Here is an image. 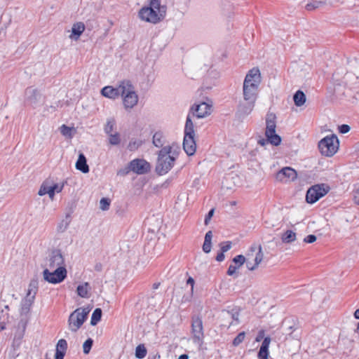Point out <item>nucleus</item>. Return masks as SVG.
Masks as SVG:
<instances>
[{"mask_svg":"<svg viewBox=\"0 0 359 359\" xmlns=\"http://www.w3.org/2000/svg\"><path fill=\"white\" fill-rule=\"evenodd\" d=\"M166 7L161 6L159 0H149V6L139 11V17L145 22L156 24L165 16Z\"/></svg>","mask_w":359,"mask_h":359,"instance_id":"f257e3e1","label":"nucleus"},{"mask_svg":"<svg viewBox=\"0 0 359 359\" xmlns=\"http://www.w3.org/2000/svg\"><path fill=\"white\" fill-rule=\"evenodd\" d=\"M171 147L166 146L158 153L156 172L160 175L166 174L175 164V158L171 155Z\"/></svg>","mask_w":359,"mask_h":359,"instance_id":"f03ea898","label":"nucleus"},{"mask_svg":"<svg viewBox=\"0 0 359 359\" xmlns=\"http://www.w3.org/2000/svg\"><path fill=\"white\" fill-rule=\"evenodd\" d=\"M194 123L191 121L190 114H189L185 123L183 141L184 150L189 156H192L196 152V144L194 140Z\"/></svg>","mask_w":359,"mask_h":359,"instance_id":"7ed1b4c3","label":"nucleus"},{"mask_svg":"<svg viewBox=\"0 0 359 359\" xmlns=\"http://www.w3.org/2000/svg\"><path fill=\"white\" fill-rule=\"evenodd\" d=\"M121 96L123 98V103L126 109L133 108L138 102V95L135 92V87L129 81H123Z\"/></svg>","mask_w":359,"mask_h":359,"instance_id":"20e7f679","label":"nucleus"},{"mask_svg":"<svg viewBox=\"0 0 359 359\" xmlns=\"http://www.w3.org/2000/svg\"><path fill=\"white\" fill-rule=\"evenodd\" d=\"M90 310L86 308H78L74 311L68 319L69 329L74 332H77L87 319Z\"/></svg>","mask_w":359,"mask_h":359,"instance_id":"39448f33","label":"nucleus"},{"mask_svg":"<svg viewBox=\"0 0 359 359\" xmlns=\"http://www.w3.org/2000/svg\"><path fill=\"white\" fill-rule=\"evenodd\" d=\"M276 116L273 114H268L266 118V131L265 135L269 142L278 146L280 144L281 138L276 133Z\"/></svg>","mask_w":359,"mask_h":359,"instance_id":"423d86ee","label":"nucleus"},{"mask_svg":"<svg viewBox=\"0 0 359 359\" xmlns=\"http://www.w3.org/2000/svg\"><path fill=\"white\" fill-rule=\"evenodd\" d=\"M319 149L325 156H332L339 148V140L335 135L327 136L319 142Z\"/></svg>","mask_w":359,"mask_h":359,"instance_id":"0eeeda50","label":"nucleus"},{"mask_svg":"<svg viewBox=\"0 0 359 359\" xmlns=\"http://www.w3.org/2000/svg\"><path fill=\"white\" fill-rule=\"evenodd\" d=\"M67 269L65 267H60L55 269H46L43 271V279L53 284L60 283L67 277Z\"/></svg>","mask_w":359,"mask_h":359,"instance_id":"6e6552de","label":"nucleus"},{"mask_svg":"<svg viewBox=\"0 0 359 359\" xmlns=\"http://www.w3.org/2000/svg\"><path fill=\"white\" fill-rule=\"evenodd\" d=\"M330 190L325 184H316L309 188L306 192V200L309 203H314L324 196Z\"/></svg>","mask_w":359,"mask_h":359,"instance_id":"1a4fd4ad","label":"nucleus"},{"mask_svg":"<svg viewBox=\"0 0 359 359\" xmlns=\"http://www.w3.org/2000/svg\"><path fill=\"white\" fill-rule=\"evenodd\" d=\"M128 168L137 175H144L150 171L151 165L144 159L135 158L130 162Z\"/></svg>","mask_w":359,"mask_h":359,"instance_id":"9d476101","label":"nucleus"},{"mask_svg":"<svg viewBox=\"0 0 359 359\" xmlns=\"http://www.w3.org/2000/svg\"><path fill=\"white\" fill-rule=\"evenodd\" d=\"M191 333L194 342H202L204 337L203 322L201 318L198 316L192 318Z\"/></svg>","mask_w":359,"mask_h":359,"instance_id":"9b49d317","label":"nucleus"},{"mask_svg":"<svg viewBox=\"0 0 359 359\" xmlns=\"http://www.w3.org/2000/svg\"><path fill=\"white\" fill-rule=\"evenodd\" d=\"M212 104L201 102L198 104H194L191 108V112L194 116L198 118H205L212 113Z\"/></svg>","mask_w":359,"mask_h":359,"instance_id":"f8f14e48","label":"nucleus"},{"mask_svg":"<svg viewBox=\"0 0 359 359\" xmlns=\"http://www.w3.org/2000/svg\"><path fill=\"white\" fill-rule=\"evenodd\" d=\"M47 265L50 269L65 267V259L60 250H54L52 251Z\"/></svg>","mask_w":359,"mask_h":359,"instance_id":"ddd939ff","label":"nucleus"},{"mask_svg":"<svg viewBox=\"0 0 359 359\" xmlns=\"http://www.w3.org/2000/svg\"><path fill=\"white\" fill-rule=\"evenodd\" d=\"M276 177L277 180L287 183L295 180L297 177V173L293 168L285 167L276 174Z\"/></svg>","mask_w":359,"mask_h":359,"instance_id":"4468645a","label":"nucleus"},{"mask_svg":"<svg viewBox=\"0 0 359 359\" xmlns=\"http://www.w3.org/2000/svg\"><path fill=\"white\" fill-rule=\"evenodd\" d=\"M255 100L243 98L238 104V114L240 117L249 115L254 109Z\"/></svg>","mask_w":359,"mask_h":359,"instance_id":"2eb2a0df","label":"nucleus"},{"mask_svg":"<svg viewBox=\"0 0 359 359\" xmlns=\"http://www.w3.org/2000/svg\"><path fill=\"white\" fill-rule=\"evenodd\" d=\"M261 81V74L259 69L253 68L250 69L245 76L243 84H253L255 86V87L259 88Z\"/></svg>","mask_w":359,"mask_h":359,"instance_id":"dca6fc26","label":"nucleus"},{"mask_svg":"<svg viewBox=\"0 0 359 359\" xmlns=\"http://www.w3.org/2000/svg\"><path fill=\"white\" fill-rule=\"evenodd\" d=\"M123 88V81L120 83L117 88H113L111 86H105L102 89V95L106 97L111 99H116L121 95V91Z\"/></svg>","mask_w":359,"mask_h":359,"instance_id":"f3484780","label":"nucleus"},{"mask_svg":"<svg viewBox=\"0 0 359 359\" xmlns=\"http://www.w3.org/2000/svg\"><path fill=\"white\" fill-rule=\"evenodd\" d=\"M255 86L252 84L250 85H245L243 86V98H247V100H257L258 95V88L255 87Z\"/></svg>","mask_w":359,"mask_h":359,"instance_id":"a211bd4d","label":"nucleus"},{"mask_svg":"<svg viewBox=\"0 0 359 359\" xmlns=\"http://www.w3.org/2000/svg\"><path fill=\"white\" fill-rule=\"evenodd\" d=\"M233 262L235 265L231 264L226 272L227 275L230 276H233L236 273L237 269L245 262V257L242 255H237L233 259Z\"/></svg>","mask_w":359,"mask_h":359,"instance_id":"6ab92c4d","label":"nucleus"},{"mask_svg":"<svg viewBox=\"0 0 359 359\" xmlns=\"http://www.w3.org/2000/svg\"><path fill=\"white\" fill-rule=\"evenodd\" d=\"M25 96L27 100L31 104H35L39 100L41 97V94L37 89L34 88L32 87H29L25 90Z\"/></svg>","mask_w":359,"mask_h":359,"instance_id":"aec40b11","label":"nucleus"},{"mask_svg":"<svg viewBox=\"0 0 359 359\" xmlns=\"http://www.w3.org/2000/svg\"><path fill=\"white\" fill-rule=\"evenodd\" d=\"M270 343L271 338L269 337H266L264 339L257 354L258 359H268L269 355V347Z\"/></svg>","mask_w":359,"mask_h":359,"instance_id":"412c9836","label":"nucleus"},{"mask_svg":"<svg viewBox=\"0 0 359 359\" xmlns=\"http://www.w3.org/2000/svg\"><path fill=\"white\" fill-rule=\"evenodd\" d=\"M67 349V343L65 339H61L57 341L55 354V359H63Z\"/></svg>","mask_w":359,"mask_h":359,"instance_id":"4be33fe9","label":"nucleus"},{"mask_svg":"<svg viewBox=\"0 0 359 359\" xmlns=\"http://www.w3.org/2000/svg\"><path fill=\"white\" fill-rule=\"evenodd\" d=\"M34 299L25 297L24 299H22L21 302V306H20V314L27 316L29 311L30 309L34 302Z\"/></svg>","mask_w":359,"mask_h":359,"instance_id":"5701e85b","label":"nucleus"},{"mask_svg":"<svg viewBox=\"0 0 359 359\" xmlns=\"http://www.w3.org/2000/svg\"><path fill=\"white\" fill-rule=\"evenodd\" d=\"M39 282L36 279H32L30 280L26 296L27 297L32 298L35 299L36 295L38 292Z\"/></svg>","mask_w":359,"mask_h":359,"instance_id":"b1692460","label":"nucleus"},{"mask_svg":"<svg viewBox=\"0 0 359 359\" xmlns=\"http://www.w3.org/2000/svg\"><path fill=\"white\" fill-rule=\"evenodd\" d=\"M85 30V25L83 22H76L73 25L72 28V34L70 35L71 39H74L75 40H77L79 37L81 35V34Z\"/></svg>","mask_w":359,"mask_h":359,"instance_id":"393cba45","label":"nucleus"},{"mask_svg":"<svg viewBox=\"0 0 359 359\" xmlns=\"http://www.w3.org/2000/svg\"><path fill=\"white\" fill-rule=\"evenodd\" d=\"M91 290V287L90 284L87 282L83 283L79 285L77 287L76 292L79 297L82 298H89L90 297V291Z\"/></svg>","mask_w":359,"mask_h":359,"instance_id":"a878e982","label":"nucleus"},{"mask_svg":"<svg viewBox=\"0 0 359 359\" xmlns=\"http://www.w3.org/2000/svg\"><path fill=\"white\" fill-rule=\"evenodd\" d=\"M76 168L77 170H81L83 173L89 172V167L86 163V158L85 156L81 153L79 156V158L76 163Z\"/></svg>","mask_w":359,"mask_h":359,"instance_id":"bb28decb","label":"nucleus"},{"mask_svg":"<svg viewBox=\"0 0 359 359\" xmlns=\"http://www.w3.org/2000/svg\"><path fill=\"white\" fill-rule=\"evenodd\" d=\"M257 250V252H256L255 257L254 258V262L257 264V266H259V264L262 262L264 258V253L262 252V248L261 245H259L258 246H256L255 245L251 246L250 251L252 252H255Z\"/></svg>","mask_w":359,"mask_h":359,"instance_id":"cd10ccee","label":"nucleus"},{"mask_svg":"<svg viewBox=\"0 0 359 359\" xmlns=\"http://www.w3.org/2000/svg\"><path fill=\"white\" fill-rule=\"evenodd\" d=\"M72 219L70 214H67L64 219H62L57 225V231L59 233L65 232L69 224L71 223Z\"/></svg>","mask_w":359,"mask_h":359,"instance_id":"c85d7f7f","label":"nucleus"},{"mask_svg":"<svg viewBox=\"0 0 359 359\" xmlns=\"http://www.w3.org/2000/svg\"><path fill=\"white\" fill-rule=\"evenodd\" d=\"M297 239V234L295 232H294L292 230H287L281 235V241L284 243H291L296 241Z\"/></svg>","mask_w":359,"mask_h":359,"instance_id":"c756f323","label":"nucleus"},{"mask_svg":"<svg viewBox=\"0 0 359 359\" xmlns=\"http://www.w3.org/2000/svg\"><path fill=\"white\" fill-rule=\"evenodd\" d=\"M212 238V232L211 231H208L205 233V238H204V243L203 245V250L205 253H208L211 250Z\"/></svg>","mask_w":359,"mask_h":359,"instance_id":"7c9ffc66","label":"nucleus"},{"mask_svg":"<svg viewBox=\"0 0 359 359\" xmlns=\"http://www.w3.org/2000/svg\"><path fill=\"white\" fill-rule=\"evenodd\" d=\"M293 99L294 104L298 107L302 106L306 102V96L304 93L301 90L296 92V93L294 95Z\"/></svg>","mask_w":359,"mask_h":359,"instance_id":"2f4dec72","label":"nucleus"},{"mask_svg":"<svg viewBox=\"0 0 359 359\" xmlns=\"http://www.w3.org/2000/svg\"><path fill=\"white\" fill-rule=\"evenodd\" d=\"M51 188V182L50 180H45L41 185L39 190L38 191V194L39 196H43L49 192V190Z\"/></svg>","mask_w":359,"mask_h":359,"instance_id":"473e14b6","label":"nucleus"},{"mask_svg":"<svg viewBox=\"0 0 359 359\" xmlns=\"http://www.w3.org/2000/svg\"><path fill=\"white\" fill-rule=\"evenodd\" d=\"M102 310L100 308L96 309L91 316L90 324L92 325H96L97 323L101 320Z\"/></svg>","mask_w":359,"mask_h":359,"instance_id":"72a5a7b5","label":"nucleus"},{"mask_svg":"<svg viewBox=\"0 0 359 359\" xmlns=\"http://www.w3.org/2000/svg\"><path fill=\"white\" fill-rule=\"evenodd\" d=\"M147 353V350L144 344H139L135 348V356L137 358H144Z\"/></svg>","mask_w":359,"mask_h":359,"instance_id":"f704fd0d","label":"nucleus"},{"mask_svg":"<svg viewBox=\"0 0 359 359\" xmlns=\"http://www.w3.org/2000/svg\"><path fill=\"white\" fill-rule=\"evenodd\" d=\"M153 144L156 147H161L163 145V136L161 133H156L153 136Z\"/></svg>","mask_w":359,"mask_h":359,"instance_id":"c9c22d12","label":"nucleus"},{"mask_svg":"<svg viewBox=\"0 0 359 359\" xmlns=\"http://www.w3.org/2000/svg\"><path fill=\"white\" fill-rule=\"evenodd\" d=\"M73 130H74V128H69V127L67 126L66 125H62L60 128V133L64 136L69 137V138H72L73 136V133H72Z\"/></svg>","mask_w":359,"mask_h":359,"instance_id":"e433bc0d","label":"nucleus"},{"mask_svg":"<svg viewBox=\"0 0 359 359\" xmlns=\"http://www.w3.org/2000/svg\"><path fill=\"white\" fill-rule=\"evenodd\" d=\"M120 142V136L118 133L109 135V142L111 145H118Z\"/></svg>","mask_w":359,"mask_h":359,"instance_id":"4c0bfd02","label":"nucleus"},{"mask_svg":"<svg viewBox=\"0 0 359 359\" xmlns=\"http://www.w3.org/2000/svg\"><path fill=\"white\" fill-rule=\"evenodd\" d=\"M251 256H252V255L248 253L247 258H245L246 266L250 271H255L258 266L255 262L252 263L251 261Z\"/></svg>","mask_w":359,"mask_h":359,"instance_id":"58836bf2","label":"nucleus"},{"mask_svg":"<svg viewBox=\"0 0 359 359\" xmlns=\"http://www.w3.org/2000/svg\"><path fill=\"white\" fill-rule=\"evenodd\" d=\"M245 337V332H240L236 336V337L233 339V345L234 346H238L240 344H241L244 341Z\"/></svg>","mask_w":359,"mask_h":359,"instance_id":"ea45409f","label":"nucleus"},{"mask_svg":"<svg viewBox=\"0 0 359 359\" xmlns=\"http://www.w3.org/2000/svg\"><path fill=\"white\" fill-rule=\"evenodd\" d=\"M93 341L92 339L89 338L83 344V351L85 354L89 353L92 346H93Z\"/></svg>","mask_w":359,"mask_h":359,"instance_id":"a19ab883","label":"nucleus"},{"mask_svg":"<svg viewBox=\"0 0 359 359\" xmlns=\"http://www.w3.org/2000/svg\"><path fill=\"white\" fill-rule=\"evenodd\" d=\"M323 4L324 3L323 1H317L310 2L306 4V9L307 11H313V10L318 8L320 6L323 5Z\"/></svg>","mask_w":359,"mask_h":359,"instance_id":"79ce46f5","label":"nucleus"},{"mask_svg":"<svg viewBox=\"0 0 359 359\" xmlns=\"http://www.w3.org/2000/svg\"><path fill=\"white\" fill-rule=\"evenodd\" d=\"M110 200L107 198H102L100 201V208L102 210H107L109 208Z\"/></svg>","mask_w":359,"mask_h":359,"instance_id":"37998d69","label":"nucleus"},{"mask_svg":"<svg viewBox=\"0 0 359 359\" xmlns=\"http://www.w3.org/2000/svg\"><path fill=\"white\" fill-rule=\"evenodd\" d=\"M66 183L67 182H62V183L60 184L51 183V188L55 193H60L62 191Z\"/></svg>","mask_w":359,"mask_h":359,"instance_id":"c03bdc74","label":"nucleus"},{"mask_svg":"<svg viewBox=\"0 0 359 359\" xmlns=\"http://www.w3.org/2000/svg\"><path fill=\"white\" fill-rule=\"evenodd\" d=\"M115 125V122L114 120H109L107 121L105 127H104V131L107 134L109 135L111 134V132L114 129V126Z\"/></svg>","mask_w":359,"mask_h":359,"instance_id":"a18cd8bd","label":"nucleus"},{"mask_svg":"<svg viewBox=\"0 0 359 359\" xmlns=\"http://www.w3.org/2000/svg\"><path fill=\"white\" fill-rule=\"evenodd\" d=\"M221 251L223 252H227L231 248V242L226 241V242H222L219 244Z\"/></svg>","mask_w":359,"mask_h":359,"instance_id":"49530a36","label":"nucleus"},{"mask_svg":"<svg viewBox=\"0 0 359 359\" xmlns=\"http://www.w3.org/2000/svg\"><path fill=\"white\" fill-rule=\"evenodd\" d=\"M22 337H23L22 333H20L18 336H16V335L15 336V337L13 339V346L14 347L18 348L20 346Z\"/></svg>","mask_w":359,"mask_h":359,"instance_id":"de8ad7c7","label":"nucleus"},{"mask_svg":"<svg viewBox=\"0 0 359 359\" xmlns=\"http://www.w3.org/2000/svg\"><path fill=\"white\" fill-rule=\"evenodd\" d=\"M214 212H215L214 209H211L209 211V212L208 213V215L205 216V221H204L205 225H208L209 224L210 219H212V217L214 215Z\"/></svg>","mask_w":359,"mask_h":359,"instance_id":"09e8293b","label":"nucleus"},{"mask_svg":"<svg viewBox=\"0 0 359 359\" xmlns=\"http://www.w3.org/2000/svg\"><path fill=\"white\" fill-rule=\"evenodd\" d=\"M316 241V236L314 235H309L304 238V241L307 243H312Z\"/></svg>","mask_w":359,"mask_h":359,"instance_id":"8fccbe9b","label":"nucleus"},{"mask_svg":"<svg viewBox=\"0 0 359 359\" xmlns=\"http://www.w3.org/2000/svg\"><path fill=\"white\" fill-rule=\"evenodd\" d=\"M350 130V126L346 124H343L339 126V132L342 134L346 133Z\"/></svg>","mask_w":359,"mask_h":359,"instance_id":"3c124183","label":"nucleus"},{"mask_svg":"<svg viewBox=\"0 0 359 359\" xmlns=\"http://www.w3.org/2000/svg\"><path fill=\"white\" fill-rule=\"evenodd\" d=\"M264 331L263 330H262L258 332V334L256 337L255 341L259 342L264 338Z\"/></svg>","mask_w":359,"mask_h":359,"instance_id":"603ef678","label":"nucleus"},{"mask_svg":"<svg viewBox=\"0 0 359 359\" xmlns=\"http://www.w3.org/2000/svg\"><path fill=\"white\" fill-rule=\"evenodd\" d=\"M194 280L191 277H189L187 280V284L190 285L191 287V292L194 291Z\"/></svg>","mask_w":359,"mask_h":359,"instance_id":"864d4df0","label":"nucleus"},{"mask_svg":"<svg viewBox=\"0 0 359 359\" xmlns=\"http://www.w3.org/2000/svg\"><path fill=\"white\" fill-rule=\"evenodd\" d=\"M224 252H222L218 253L217 255L216 256V260L217 262H222L224 259Z\"/></svg>","mask_w":359,"mask_h":359,"instance_id":"5fc2aeb1","label":"nucleus"},{"mask_svg":"<svg viewBox=\"0 0 359 359\" xmlns=\"http://www.w3.org/2000/svg\"><path fill=\"white\" fill-rule=\"evenodd\" d=\"M137 147H138V145L136 144L135 142H130L128 144V149L131 151L136 149Z\"/></svg>","mask_w":359,"mask_h":359,"instance_id":"6e6d98bb","label":"nucleus"},{"mask_svg":"<svg viewBox=\"0 0 359 359\" xmlns=\"http://www.w3.org/2000/svg\"><path fill=\"white\" fill-rule=\"evenodd\" d=\"M353 200L356 204L359 205V189L355 191Z\"/></svg>","mask_w":359,"mask_h":359,"instance_id":"4d7b16f0","label":"nucleus"},{"mask_svg":"<svg viewBox=\"0 0 359 359\" xmlns=\"http://www.w3.org/2000/svg\"><path fill=\"white\" fill-rule=\"evenodd\" d=\"M46 194H48L50 199L53 201L54 199L55 192L52 189V188H50L49 192H48Z\"/></svg>","mask_w":359,"mask_h":359,"instance_id":"13d9d810","label":"nucleus"},{"mask_svg":"<svg viewBox=\"0 0 359 359\" xmlns=\"http://www.w3.org/2000/svg\"><path fill=\"white\" fill-rule=\"evenodd\" d=\"M269 141L268 140V138L266 140L264 139H260L258 140V144L264 146L266 144L269 143Z\"/></svg>","mask_w":359,"mask_h":359,"instance_id":"bf43d9fd","label":"nucleus"},{"mask_svg":"<svg viewBox=\"0 0 359 359\" xmlns=\"http://www.w3.org/2000/svg\"><path fill=\"white\" fill-rule=\"evenodd\" d=\"M6 329V323L4 322H0V332Z\"/></svg>","mask_w":359,"mask_h":359,"instance_id":"052dcab7","label":"nucleus"},{"mask_svg":"<svg viewBox=\"0 0 359 359\" xmlns=\"http://www.w3.org/2000/svg\"><path fill=\"white\" fill-rule=\"evenodd\" d=\"M354 317L356 318V319H359V309H356L354 312Z\"/></svg>","mask_w":359,"mask_h":359,"instance_id":"680f3d73","label":"nucleus"},{"mask_svg":"<svg viewBox=\"0 0 359 359\" xmlns=\"http://www.w3.org/2000/svg\"><path fill=\"white\" fill-rule=\"evenodd\" d=\"M177 359H188V355L183 354V355H181Z\"/></svg>","mask_w":359,"mask_h":359,"instance_id":"e2e57ef3","label":"nucleus"},{"mask_svg":"<svg viewBox=\"0 0 359 359\" xmlns=\"http://www.w3.org/2000/svg\"><path fill=\"white\" fill-rule=\"evenodd\" d=\"M238 314H233V315H232V318H233L235 320H238Z\"/></svg>","mask_w":359,"mask_h":359,"instance_id":"0e129e2a","label":"nucleus"},{"mask_svg":"<svg viewBox=\"0 0 359 359\" xmlns=\"http://www.w3.org/2000/svg\"><path fill=\"white\" fill-rule=\"evenodd\" d=\"M357 332L359 333V323H358L357 326Z\"/></svg>","mask_w":359,"mask_h":359,"instance_id":"69168bd1","label":"nucleus"}]
</instances>
